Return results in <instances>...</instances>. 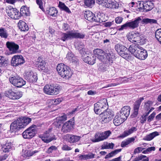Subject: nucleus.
<instances>
[{
    "label": "nucleus",
    "mask_w": 161,
    "mask_h": 161,
    "mask_svg": "<svg viewBox=\"0 0 161 161\" xmlns=\"http://www.w3.org/2000/svg\"><path fill=\"white\" fill-rule=\"evenodd\" d=\"M154 109L153 107H151L150 110L147 113H145V115H142L140 118V122L141 123L143 124L146 120L147 116L149 113Z\"/></svg>",
    "instance_id": "nucleus-42"
},
{
    "label": "nucleus",
    "mask_w": 161,
    "mask_h": 161,
    "mask_svg": "<svg viewBox=\"0 0 161 161\" xmlns=\"http://www.w3.org/2000/svg\"><path fill=\"white\" fill-rule=\"evenodd\" d=\"M107 100L103 98L100 100L94 105V111L97 114H100L102 111L108 108Z\"/></svg>",
    "instance_id": "nucleus-6"
},
{
    "label": "nucleus",
    "mask_w": 161,
    "mask_h": 161,
    "mask_svg": "<svg viewBox=\"0 0 161 161\" xmlns=\"http://www.w3.org/2000/svg\"><path fill=\"white\" fill-rule=\"evenodd\" d=\"M125 120L118 113L114 119L113 122L115 126H118L122 123Z\"/></svg>",
    "instance_id": "nucleus-23"
},
{
    "label": "nucleus",
    "mask_w": 161,
    "mask_h": 161,
    "mask_svg": "<svg viewBox=\"0 0 161 161\" xmlns=\"http://www.w3.org/2000/svg\"><path fill=\"white\" fill-rule=\"evenodd\" d=\"M94 53L95 57L102 61L104 62L106 60V56L105 54V52L101 49H97L94 50Z\"/></svg>",
    "instance_id": "nucleus-16"
},
{
    "label": "nucleus",
    "mask_w": 161,
    "mask_h": 161,
    "mask_svg": "<svg viewBox=\"0 0 161 161\" xmlns=\"http://www.w3.org/2000/svg\"><path fill=\"white\" fill-rule=\"evenodd\" d=\"M130 109V107L124 106L121 108L120 113H118L124 118V119H126L129 115Z\"/></svg>",
    "instance_id": "nucleus-22"
},
{
    "label": "nucleus",
    "mask_w": 161,
    "mask_h": 161,
    "mask_svg": "<svg viewBox=\"0 0 161 161\" xmlns=\"http://www.w3.org/2000/svg\"><path fill=\"white\" fill-rule=\"evenodd\" d=\"M144 149V148L141 147H137L135 148L134 151V153L136 154V153H139L142 152Z\"/></svg>",
    "instance_id": "nucleus-59"
},
{
    "label": "nucleus",
    "mask_w": 161,
    "mask_h": 161,
    "mask_svg": "<svg viewBox=\"0 0 161 161\" xmlns=\"http://www.w3.org/2000/svg\"><path fill=\"white\" fill-rule=\"evenodd\" d=\"M11 146L12 143L11 142L6 143L3 145L2 150L4 153L8 152L11 148Z\"/></svg>",
    "instance_id": "nucleus-38"
},
{
    "label": "nucleus",
    "mask_w": 161,
    "mask_h": 161,
    "mask_svg": "<svg viewBox=\"0 0 161 161\" xmlns=\"http://www.w3.org/2000/svg\"><path fill=\"white\" fill-rule=\"evenodd\" d=\"M30 118L25 117L19 118L14 120L11 124L10 131L11 132H16L22 128L25 127L31 121Z\"/></svg>",
    "instance_id": "nucleus-1"
},
{
    "label": "nucleus",
    "mask_w": 161,
    "mask_h": 161,
    "mask_svg": "<svg viewBox=\"0 0 161 161\" xmlns=\"http://www.w3.org/2000/svg\"><path fill=\"white\" fill-rule=\"evenodd\" d=\"M85 36V34L82 33H77L72 31L63 33L62 35L61 40L63 41L73 38L83 39Z\"/></svg>",
    "instance_id": "nucleus-4"
},
{
    "label": "nucleus",
    "mask_w": 161,
    "mask_h": 161,
    "mask_svg": "<svg viewBox=\"0 0 161 161\" xmlns=\"http://www.w3.org/2000/svg\"><path fill=\"white\" fill-rule=\"evenodd\" d=\"M20 14H22L26 16H28L29 15V8L26 6H22L20 8Z\"/></svg>",
    "instance_id": "nucleus-41"
},
{
    "label": "nucleus",
    "mask_w": 161,
    "mask_h": 161,
    "mask_svg": "<svg viewBox=\"0 0 161 161\" xmlns=\"http://www.w3.org/2000/svg\"><path fill=\"white\" fill-rule=\"evenodd\" d=\"M38 69L45 73H49L50 70L46 67V64L44 62L41 64H38Z\"/></svg>",
    "instance_id": "nucleus-31"
},
{
    "label": "nucleus",
    "mask_w": 161,
    "mask_h": 161,
    "mask_svg": "<svg viewBox=\"0 0 161 161\" xmlns=\"http://www.w3.org/2000/svg\"><path fill=\"white\" fill-rule=\"evenodd\" d=\"M128 27H129V25L128 22H127L125 24L122 25L118 30L119 31H122L124 29H127Z\"/></svg>",
    "instance_id": "nucleus-57"
},
{
    "label": "nucleus",
    "mask_w": 161,
    "mask_h": 161,
    "mask_svg": "<svg viewBox=\"0 0 161 161\" xmlns=\"http://www.w3.org/2000/svg\"><path fill=\"white\" fill-rule=\"evenodd\" d=\"M139 5L142 6L144 11L146 12L151 10L154 6L153 3L148 0L141 1Z\"/></svg>",
    "instance_id": "nucleus-17"
},
{
    "label": "nucleus",
    "mask_w": 161,
    "mask_h": 161,
    "mask_svg": "<svg viewBox=\"0 0 161 161\" xmlns=\"http://www.w3.org/2000/svg\"><path fill=\"white\" fill-rule=\"evenodd\" d=\"M156 115V113L153 112L151 115H150L147 118V121L149 122L153 120L155 116Z\"/></svg>",
    "instance_id": "nucleus-55"
},
{
    "label": "nucleus",
    "mask_w": 161,
    "mask_h": 161,
    "mask_svg": "<svg viewBox=\"0 0 161 161\" xmlns=\"http://www.w3.org/2000/svg\"><path fill=\"white\" fill-rule=\"evenodd\" d=\"M148 158L146 156L142 155H140L136 157L133 161H139Z\"/></svg>",
    "instance_id": "nucleus-51"
},
{
    "label": "nucleus",
    "mask_w": 161,
    "mask_h": 161,
    "mask_svg": "<svg viewBox=\"0 0 161 161\" xmlns=\"http://www.w3.org/2000/svg\"><path fill=\"white\" fill-rule=\"evenodd\" d=\"M129 51L141 60H144L147 56V51L138 45H130L129 48Z\"/></svg>",
    "instance_id": "nucleus-2"
},
{
    "label": "nucleus",
    "mask_w": 161,
    "mask_h": 161,
    "mask_svg": "<svg viewBox=\"0 0 161 161\" xmlns=\"http://www.w3.org/2000/svg\"><path fill=\"white\" fill-rule=\"evenodd\" d=\"M5 95L10 98L14 100L18 99L22 97V94L19 92H15L10 90L6 91Z\"/></svg>",
    "instance_id": "nucleus-18"
},
{
    "label": "nucleus",
    "mask_w": 161,
    "mask_h": 161,
    "mask_svg": "<svg viewBox=\"0 0 161 161\" xmlns=\"http://www.w3.org/2000/svg\"><path fill=\"white\" fill-rule=\"evenodd\" d=\"M85 18L90 22L94 21V14L90 11H85L84 13Z\"/></svg>",
    "instance_id": "nucleus-26"
},
{
    "label": "nucleus",
    "mask_w": 161,
    "mask_h": 161,
    "mask_svg": "<svg viewBox=\"0 0 161 161\" xmlns=\"http://www.w3.org/2000/svg\"><path fill=\"white\" fill-rule=\"evenodd\" d=\"M153 102L151 101H148L145 103L144 105V109L145 110L148 111L150 110V107L152 105Z\"/></svg>",
    "instance_id": "nucleus-48"
},
{
    "label": "nucleus",
    "mask_w": 161,
    "mask_h": 161,
    "mask_svg": "<svg viewBox=\"0 0 161 161\" xmlns=\"http://www.w3.org/2000/svg\"><path fill=\"white\" fill-rule=\"evenodd\" d=\"M46 12L53 17H55L58 13V11L54 7L50 8L46 10Z\"/></svg>",
    "instance_id": "nucleus-34"
},
{
    "label": "nucleus",
    "mask_w": 161,
    "mask_h": 161,
    "mask_svg": "<svg viewBox=\"0 0 161 161\" xmlns=\"http://www.w3.org/2000/svg\"><path fill=\"white\" fill-rule=\"evenodd\" d=\"M0 36L4 38H7L8 36L6 31L3 29H0Z\"/></svg>",
    "instance_id": "nucleus-49"
},
{
    "label": "nucleus",
    "mask_w": 161,
    "mask_h": 161,
    "mask_svg": "<svg viewBox=\"0 0 161 161\" xmlns=\"http://www.w3.org/2000/svg\"><path fill=\"white\" fill-rule=\"evenodd\" d=\"M136 33H130L127 36L128 40L130 42L134 43L136 37Z\"/></svg>",
    "instance_id": "nucleus-40"
},
{
    "label": "nucleus",
    "mask_w": 161,
    "mask_h": 161,
    "mask_svg": "<svg viewBox=\"0 0 161 161\" xmlns=\"http://www.w3.org/2000/svg\"><path fill=\"white\" fill-rule=\"evenodd\" d=\"M144 99L143 97H141L135 102L134 107V112L131 115V118H135L137 116L141 103Z\"/></svg>",
    "instance_id": "nucleus-19"
},
{
    "label": "nucleus",
    "mask_w": 161,
    "mask_h": 161,
    "mask_svg": "<svg viewBox=\"0 0 161 161\" xmlns=\"http://www.w3.org/2000/svg\"><path fill=\"white\" fill-rule=\"evenodd\" d=\"M36 126L33 125L26 129L22 133V136L25 139H30L33 138L37 133Z\"/></svg>",
    "instance_id": "nucleus-9"
},
{
    "label": "nucleus",
    "mask_w": 161,
    "mask_h": 161,
    "mask_svg": "<svg viewBox=\"0 0 161 161\" xmlns=\"http://www.w3.org/2000/svg\"><path fill=\"white\" fill-rule=\"evenodd\" d=\"M81 137L80 136L72 135L69 137L68 141L70 143H73L78 142Z\"/></svg>",
    "instance_id": "nucleus-37"
},
{
    "label": "nucleus",
    "mask_w": 161,
    "mask_h": 161,
    "mask_svg": "<svg viewBox=\"0 0 161 161\" xmlns=\"http://www.w3.org/2000/svg\"><path fill=\"white\" fill-rule=\"evenodd\" d=\"M36 2L37 4L39 5V7L42 11H43L44 9L43 6V3L41 0H36Z\"/></svg>",
    "instance_id": "nucleus-58"
},
{
    "label": "nucleus",
    "mask_w": 161,
    "mask_h": 161,
    "mask_svg": "<svg viewBox=\"0 0 161 161\" xmlns=\"http://www.w3.org/2000/svg\"><path fill=\"white\" fill-rule=\"evenodd\" d=\"M115 49L119 55L124 58L127 59L129 58V50L124 45L117 44L115 46Z\"/></svg>",
    "instance_id": "nucleus-7"
},
{
    "label": "nucleus",
    "mask_w": 161,
    "mask_h": 161,
    "mask_svg": "<svg viewBox=\"0 0 161 161\" xmlns=\"http://www.w3.org/2000/svg\"><path fill=\"white\" fill-rule=\"evenodd\" d=\"M67 116L64 115L62 116L61 117H58L56 118V120L58 121L59 122L65 121L67 119Z\"/></svg>",
    "instance_id": "nucleus-54"
},
{
    "label": "nucleus",
    "mask_w": 161,
    "mask_h": 161,
    "mask_svg": "<svg viewBox=\"0 0 161 161\" xmlns=\"http://www.w3.org/2000/svg\"><path fill=\"white\" fill-rule=\"evenodd\" d=\"M96 59V58L95 56L91 55L84 58L83 61L89 64L93 65L95 63Z\"/></svg>",
    "instance_id": "nucleus-28"
},
{
    "label": "nucleus",
    "mask_w": 161,
    "mask_h": 161,
    "mask_svg": "<svg viewBox=\"0 0 161 161\" xmlns=\"http://www.w3.org/2000/svg\"><path fill=\"white\" fill-rule=\"evenodd\" d=\"M66 58L72 62H74L75 60V58L74 57V55L71 52H69L68 53Z\"/></svg>",
    "instance_id": "nucleus-50"
},
{
    "label": "nucleus",
    "mask_w": 161,
    "mask_h": 161,
    "mask_svg": "<svg viewBox=\"0 0 161 161\" xmlns=\"http://www.w3.org/2000/svg\"><path fill=\"white\" fill-rule=\"evenodd\" d=\"M52 89L51 91V95H56L58 94L60 90V87L57 85L52 86Z\"/></svg>",
    "instance_id": "nucleus-39"
},
{
    "label": "nucleus",
    "mask_w": 161,
    "mask_h": 161,
    "mask_svg": "<svg viewBox=\"0 0 161 161\" xmlns=\"http://www.w3.org/2000/svg\"><path fill=\"white\" fill-rule=\"evenodd\" d=\"M114 115L113 111L107 109L101 113L98 116L99 120L101 123L103 124L109 122L113 119Z\"/></svg>",
    "instance_id": "nucleus-5"
},
{
    "label": "nucleus",
    "mask_w": 161,
    "mask_h": 161,
    "mask_svg": "<svg viewBox=\"0 0 161 161\" xmlns=\"http://www.w3.org/2000/svg\"><path fill=\"white\" fill-rule=\"evenodd\" d=\"M123 18L121 17H118L115 19V22L117 24L120 23L122 21Z\"/></svg>",
    "instance_id": "nucleus-62"
},
{
    "label": "nucleus",
    "mask_w": 161,
    "mask_h": 161,
    "mask_svg": "<svg viewBox=\"0 0 161 161\" xmlns=\"http://www.w3.org/2000/svg\"><path fill=\"white\" fill-rule=\"evenodd\" d=\"M94 0H84V3L85 6L87 7L92 8L95 3Z\"/></svg>",
    "instance_id": "nucleus-45"
},
{
    "label": "nucleus",
    "mask_w": 161,
    "mask_h": 161,
    "mask_svg": "<svg viewBox=\"0 0 161 161\" xmlns=\"http://www.w3.org/2000/svg\"><path fill=\"white\" fill-rule=\"evenodd\" d=\"M6 45L9 50L13 53H17L19 49V46L13 42H8Z\"/></svg>",
    "instance_id": "nucleus-20"
},
{
    "label": "nucleus",
    "mask_w": 161,
    "mask_h": 161,
    "mask_svg": "<svg viewBox=\"0 0 161 161\" xmlns=\"http://www.w3.org/2000/svg\"><path fill=\"white\" fill-rule=\"evenodd\" d=\"M119 4L114 0H106L105 1L103 6L107 8H118Z\"/></svg>",
    "instance_id": "nucleus-21"
},
{
    "label": "nucleus",
    "mask_w": 161,
    "mask_h": 161,
    "mask_svg": "<svg viewBox=\"0 0 161 161\" xmlns=\"http://www.w3.org/2000/svg\"><path fill=\"white\" fill-rule=\"evenodd\" d=\"M6 12L8 15L13 19H18L21 16L19 11L16 8L11 6L7 9Z\"/></svg>",
    "instance_id": "nucleus-11"
},
{
    "label": "nucleus",
    "mask_w": 161,
    "mask_h": 161,
    "mask_svg": "<svg viewBox=\"0 0 161 161\" xmlns=\"http://www.w3.org/2000/svg\"><path fill=\"white\" fill-rule=\"evenodd\" d=\"M74 122L72 120H69L65 122L63 125L61 131L63 133H67L69 132L73 127Z\"/></svg>",
    "instance_id": "nucleus-15"
},
{
    "label": "nucleus",
    "mask_w": 161,
    "mask_h": 161,
    "mask_svg": "<svg viewBox=\"0 0 161 161\" xmlns=\"http://www.w3.org/2000/svg\"><path fill=\"white\" fill-rule=\"evenodd\" d=\"M38 152V151L37 150L31 151L30 150H26L24 151V153L22 155V156L25 158H26L32 156Z\"/></svg>",
    "instance_id": "nucleus-35"
},
{
    "label": "nucleus",
    "mask_w": 161,
    "mask_h": 161,
    "mask_svg": "<svg viewBox=\"0 0 161 161\" xmlns=\"http://www.w3.org/2000/svg\"><path fill=\"white\" fill-rule=\"evenodd\" d=\"M24 76L25 79L30 83L36 82L37 80L36 74L31 70L26 71Z\"/></svg>",
    "instance_id": "nucleus-12"
},
{
    "label": "nucleus",
    "mask_w": 161,
    "mask_h": 161,
    "mask_svg": "<svg viewBox=\"0 0 161 161\" xmlns=\"http://www.w3.org/2000/svg\"><path fill=\"white\" fill-rule=\"evenodd\" d=\"M57 70L59 75L64 79H69L72 76L69 68L63 64H58Z\"/></svg>",
    "instance_id": "nucleus-3"
},
{
    "label": "nucleus",
    "mask_w": 161,
    "mask_h": 161,
    "mask_svg": "<svg viewBox=\"0 0 161 161\" xmlns=\"http://www.w3.org/2000/svg\"><path fill=\"white\" fill-rule=\"evenodd\" d=\"M72 149V148L71 147L66 145L63 146L62 147V149L64 150L69 151L71 150Z\"/></svg>",
    "instance_id": "nucleus-63"
},
{
    "label": "nucleus",
    "mask_w": 161,
    "mask_h": 161,
    "mask_svg": "<svg viewBox=\"0 0 161 161\" xmlns=\"http://www.w3.org/2000/svg\"><path fill=\"white\" fill-rule=\"evenodd\" d=\"M114 23L113 21L111 22H107L104 24V26L106 27H110L114 24Z\"/></svg>",
    "instance_id": "nucleus-64"
},
{
    "label": "nucleus",
    "mask_w": 161,
    "mask_h": 161,
    "mask_svg": "<svg viewBox=\"0 0 161 161\" xmlns=\"http://www.w3.org/2000/svg\"><path fill=\"white\" fill-rule=\"evenodd\" d=\"M52 85H46L44 87V91L47 94L51 95V91L52 89Z\"/></svg>",
    "instance_id": "nucleus-43"
},
{
    "label": "nucleus",
    "mask_w": 161,
    "mask_h": 161,
    "mask_svg": "<svg viewBox=\"0 0 161 161\" xmlns=\"http://www.w3.org/2000/svg\"><path fill=\"white\" fill-rule=\"evenodd\" d=\"M135 139L133 137L129 138L127 140L122 141L120 146L122 147H125L128 146L131 142H134Z\"/></svg>",
    "instance_id": "nucleus-33"
},
{
    "label": "nucleus",
    "mask_w": 161,
    "mask_h": 161,
    "mask_svg": "<svg viewBox=\"0 0 161 161\" xmlns=\"http://www.w3.org/2000/svg\"><path fill=\"white\" fill-rule=\"evenodd\" d=\"M9 80L12 84L17 87H21L26 84L25 81L18 76L10 77Z\"/></svg>",
    "instance_id": "nucleus-10"
},
{
    "label": "nucleus",
    "mask_w": 161,
    "mask_h": 161,
    "mask_svg": "<svg viewBox=\"0 0 161 161\" xmlns=\"http://www.w3.org/2000/svg\"><path fill=\"white\" fill-rule=\"evenodd\" d=\"M57 149V147L56 146H52L48 148L47 152L48 153H52L53 151L56 150Z\"/></svg>",
    "instance_id": "nucleus-56"
},
{
    "label": "nucleus",
    "mask_w": 161,
    "mask_h": 161,
    "mask_svg": "<svg viewBox=\"0 0 161 161\" xmlns=\"http://www.w3.org/2000/svg\"><path fill=\"white\" fill-rule=\"evenodd\" d=\"M142 24H155L157 23V21L156 20L154 19L145 18L142 20Z\"/></svg>",
    "instance_id": "nucleus-46"
},
{
    "label": "nucleus",
    "mask_w": 161,
    "mask_h": 161,
    "mask_svg": "<svg viewBox=\"0 0 161 161\" xmlns=\"http://www.w3.org/2000/svg\"><path fill=\"white\" fill-rule=\"evenodd\" d=\"M51 129L47 130L43 134V136H40L39 137L44 142L48 143L54 139V135L51 133Z\"/></svg>",
    "instance_id": "nucleus-14"
},
{
    "label": "nucleus",
    "mask_w": 161,
    "mask_h": 161,
    "mask_svg": "<svg viewBox=\"0 0 161 161\" xmlns=\"http://www.w3.org/2000/svg\"><path fill=\"white\" fill-rule=\"evenodd\" d=\"M94 21L97 22L101 23L105 22L106 19L105 18V15L103 13H99L97 14L96 16L94 17Z\"/></svg>",
    "instance_id": "nucleus-27"
},
{
    "label": "nucleus",
    "mask_w": 161,
    "mask_h": 161,
    "mask_svg": "<svg viewBox=\"0 0 161 161\" xmlns=\"http://www.w3.org/2000/svg\"><path fill=\"white\" fill-rule=\"evenodd\" d=\"M141 20V17H138L136 18L134 21L128 22L129 28L132 29L137 28L139 26V23Z\"/></svg>",
    "instance_id": "nucleus-24"
},
{
    "label": "nucleus",
    "mask_w": 161,
    "mask_h": 161,
    "mask_svg": "<svg viewBox=\"0 0 161 161\" xmlns=\"http://www.w3.org/2000/svg\"><path fill=\"white\" fill-rule=\"evenodd\" d=\"M155 36L157 39L161 44V29H158L156 31Z\"/></svg>",
    "instance_id": "nucleus-47"
},
{
    "label": "nucleus",
    "mask_w": 161,
    "mask_h": 161,
    "mask_svg": "<svg viewBox=\"0 0 161 161\" xmlns=\"http://www.w3.org/2000/svg\"><path fill=\"white\" fill-rule=\"evenodd\" d=\"M105 54L106 56V59L108 58L109 62L112 63L113 59L115 58V56L113 53L112 50L110 48H108L105 50Z\"/></svg>",
    "instance_id": "nucleus-25"
},
{
    "label": "nucleus",
    "mask_w": 161,
    "mask_h": 161,
    "mask_svg": "<svg viewBox=\"0 0 161 161\" xmlns=\"http://www.w3.org/2000/svg\"><path fill=\"white\" fill-rule=\"evenodd\" d=\"M139 43L141 45H143L146 42V39L142 36L141 35Z\"/></svg>",
    "instance_id": "nucleus-60"
},
{
    "label": "nucleus",
    "mask_w": 161,
    "mask_h": 161,
    "mask_svg": "<svg viewBox=\"0 0 161 161\" xmlns=\"http://www.w3.org/2000/svg\"><path fill=\"white\" fill-rule=\"evenodd\" d=\"M111 132L110 130L105 131L104 132H97L94 137L91 139V141L94 142H99L107 139L111 134Z\"/></svg>",
    "instance_id": "nucleus-8"
},
{
    "label": "nucleus",
    "mask_w": 161,
    "mask_h": 161,
    "mask_svg": "<svg viewBox=\"0 0 161 161\" xmlns=\"http://www.w3.org/2000/svg\"><path fill=\"white\" fill-rule=\"evenodd\" d=\"M129 78H127L126 77L120 78L119 79V80L120 81L119 83L117 84L114 83L110 84H109L107 86H105L104 88H107L108 87L116 86L118 85L119 84H121L124 82H127L129 81Z\"/></svg>",
    "instance_id": "nucleus-36"
},
{
    "label": "nucleus",
    "mask_w": 161,
    "mask_h": 161,
    "mask_svg": "<svg viewBox=\"0 0 161 161\" xmlns=\"http://www.w3.org/2000/svg\"><path fill=\"white\" fill-rule=\"evenodd\" d=\"M114 145V144L112 142L107 143L106 145H104L103 148L112 149H113Z\"/></svg>",
    "instance_id": "nucleus-52"
},
{
    "label": "nucleus",
    "mask_w": 161,
    "mask_h": 161,
    "mask_svg": "<svg viewBox=\"0 0 161 161\" xmlns=\"http://www.w3.org/2000/svg\"><path fill=\"white\" fill-rule=\"evenodd\" d=\"M18 26L21 31H25L29 29L28 25L25 22L22 20H20L19 22Z\"/></svg>",
    "instance_id": "nucleus-30"
},
{
    "label": "nucleus",
    "mask_w": 161,
    "mask_h": 161,
    "mask_svg": "<svg viewBox=\"0 0 161 161\" xmlns=\"http://www.w3.org/2000/svg\"><path fill=\"white\" fill-rule=\"evenodd\" d=\"M6 62L4 57L0 56V67H2L6 64Z\"/></svg>",
    "instance_id": "nucleus-53"
},
{
    "label": "nucleus",
    "mask_w": 161,
    "mask_h": 161,
    "mask_svg": "<svg viewBox=\"0 0 161 161\" xmlns=\"http://www.w3.org/2000/svg\"><path fill=\"white\" fill-rule=\"evenodd\" d=\"M24 62V59L22 55H15L12 58L11 64L13 66L16 67L21 65Z\"/></svg>",
    "instance_id": "nucleus-13"
},
{
    "label": "nucleus",
    "mask_w": 161,
    "mask_h": 161,
    "mask_svg": "<svg viewBox=\"0 0 161 161\" xmlns=\"http://www.w3.org/2000/svg\"><path fill=\"white\" fill-rule=\"evenodd\" d=\"M159 135V134L158 132L157 131H154L146 135L143 138V140L146 141H151L154 137L157 136H158Z\"/></svg>",
    "instance_id": "nucleus-32"
},
{
    "label": "nucleus",
    "mask_w": 161,
    "mask_h": 161,
    "mask_svg": "<svg viewBox=\"0 0 161 161\" xmlns=\"http://www.w3.org/2000/svg\"><path fill=\"white\" fill-rule=\"evenodd\" d=\"M121 151V149H117L114 150L106 155L105 157V158H107L113 157L114 155L117 154L118 153L120 152Z\"/></svg>",
    "instance_id": "nucleus-44"
},
{
    "label": "nucleus",
    "mask_w": 161,
    "mask_h": 161,
    "mask_svg": "<svg viewBox=\"0 0 161 161\" xmlns=\"http://www.w3.org/2000/svg\"><path fill=\"white\" fill-rule=\"evenodd\" d=\"M137 130L136 127H132L128 130L124 131L123 133L120 135V137L122 138L126 137L132 133L133 132L136 131Z\"/></svg>",
    "instance_id": "nucleus-29"
},
{
    "label": "nucleus",
    "mask_w": 161,
    "mask_h": 161,
    "mask_svg": "<svg viewBox=\"0 0 161 161\" xmlns=\"http://www.w3.org/2000/svg\"><path fill=\"white\" fill-rule=\"evenodd\" d=\"M136 35V37H135L134 44L139 43V42L140 39L141 38L140 36L141 35H140L139 33H137Z\"/></svg>",
    "instance_id": "nucleus-61"
}]
</instances>
